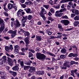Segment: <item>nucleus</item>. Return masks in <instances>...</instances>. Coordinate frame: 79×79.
I'll use <instances>...</instances> for the list:
<instances>
[{
    "label": "nucleus",
    "mask_w": 79,
    "mask_h": 79,
    "mask_svg": "<svg viewBox=\"0 0 79 79\" xmlns=\"http://www.w3.org/2000/svg\"><path fill=\"white\" fill-rule=\"evenodd\" d=\"M9 34H12L11 35V38H14L15 36L17 34L16 32H17V30H15V31H13L12 30H10L8 32Z\"/></svg>",
    "instance_id": "obj_4"
},
{
    "label": "nucleus",
    "mask_w": 79,
    "mask_h": 79,
    "mask_svg": "<svg viewBox=\"0 0 79 79\" xmlns=\"http://www.w3.org/2000/svg\"><path fill=\"white\" fill-rule=\"evenodd\" d=\"M28 68H29V66H24L23 69H24V70H27V69Z\"/></svg>",
    "instance_id": "obj_45"
},
{
    "label": "nucleus",
    "mask_w": 79,
    "mask_h": 79,
    "mask_svg": "<svg viewBox=\"0 0 79 79\" xmlns=\"http://www.w3.org/2000/svg\"><path fill=\"white\" fill-rule=\"evenodd\" d=\"M16 66L12 68V69L15 71H18L19 70V65L18 64H16Z\"/></svg>",
    "instance_id": "obj_9"
},
{
    "label": "nucleus",
    "mask_w": 79,
    "mask_h": 79,
    "mask_svg": "<svg viewBox=\"0 0 79 79\" xmlns=\"http://www.w3.org/2000/svg\"><path fill=\"white\" fill-rule=\"evenodd\" d=\"M62 18L63 19H68V17L66 15H64L62 16Z\"/></svg>",
    "instance_id": "obj_44"
},
{
    "label": "nucleus",
    "mask_w": 79,
    "mask_h": 79,
    "mask_svg": "<svg viewBox=\"0 0 79 79\" xmlns=\"http://www.w3.org/2000/svg\"><path fill=\"white\" fill-rule=\"evenodd\" d=\"M10 48V50H12L13 49V45H11L9 46Z\"/></svg>",
    "instance_id": "obj_56"
},
{
    "label": "nucleus",
    "mask_w": 79,
    "mask_h": 79,
    "mask_svg": "<svg viewBox=\"0 0 79 79\" xmlns=\"http://www.w3.org/2000/svg\"><path fill=\"white\" fill-rule=\"evenodd\" d=\"M61 68L62 69H66L67 68H70L69 62L66 61H65L63 64V66H61Z\"/></svg>",
    "instance_id": "obj_3"
},
{
    "label": "nucleus",
    "mask_w": 79,
    "mask_h": 79,
    "mask_svg": "<svg viewBox=\"0 0 79 79\" xmlns=\"http://www.w3.org/2000/svg\"><path fill=\"white\" fill-rule=\"evenodd\" d=\"M14 24H15V21L11 22L10 24L11 27H13Z\"/></svg>",
    "instance_id": "obj_50"
},
{
    "label": "nucleus",
    "mask_w": 79,
    "mask_h": 79,
    "mask_svg": "<svg viewBox=\"0 0 79 79\" xmlns=\"http://www.w3.org/2000/svg\"><path fill=\"white\" fill-rule=\"evenodd\" d=\"M60 22L62 24H64V26H68V25L69 24V21L68 20H61L60 21Z\"/></svg>",
    "instance_id": "obj_6"
},
{
    "label": "nucleus",
    "mask_w": 79,
    "mask_h": 79,
    "mask_svg": "<svg viewBox=\"0 0 79 79\" xmlns=\"http://www.w3.org/2000/svg\"><path fill=\"white\" fill-rule=\"evenodd\" d=\"M76 16V15L74 14H72L71 15V18H74Z\"/></svg>",
    "instance_id": "obj_58"
},
{
    "label": "nucleus",
    "mask_w": 79,
    "mask_h": 79,
    "mask_svg": "<svg viewBox=\"0 0 79 79\" xmlns=\"http://www.w3.org/2000/svg\"><path fill=\"white\" fill-rule=\"evenodd\" d=\"M39 32L40 33V34H42L43 35H45V32L44 31H41V30L39 31Z\"/></svg>",
    "instance_id": "obj_48"
},
{
    "label": "nucleus",
    "mask_w": 79,
    "mask_h": 79,
    "mask_svg": "<svg viewBox=\"0 0 79 79\" xmlns=\"http://www.w3.org/2000/svg\"><path fill=\"white\" fill-rule=\"evenodd\" d=\"M19 47L18 45H15V50H19Z\"/></svg>",
    "instance_id": "obj_47"
},
{
    "label": "nucleus",
    "mask_w": 79,
    "mask_h": 79,
    "mask_svg": "<svg viewBox=\"0 0 79 79\" xmlns=\"http://www.w3.org/2000/svg\"><path fill=\"white\" fill-rule=\"evenodd\" d=\"M43 6L46 9H48L49 7H50V6L49 5H43Z\"/></svg>",
    "instance_id": "obj_33"
},
{
    "label": "nucleus",
    "mask_w": 79,
    "mask_h": 79,
    "mask_svg": "<svg viewBox=\"0 0 79 79\" xmlns=\"http://www.w3.org/2000/svg\"><path fill=\"white\" fill-rule=\"evenodd\" d=\"M47 54L49 55H51L52 56H53L54 57H55L56 55L53 54V53H51L50 52H47Z\"/></svg>",
    "instance_id": "obj_29"
},
{
    "label": "nucleus",
    "mask_w": 79,
    "mask_h": 79,
    "mask_svg": "<svg viewBox=\"0 0 79 79\" xmlns=\"http://www.w3.org/2000/svg\"><path fill=\"white\" fill-rule=\"evenodd\" d=\"M21 6L23 8H25L26 7V5L25 4H22L21 5Z\"/></svg>",
    "instance_id": "obj_49"
},
{
    "label": "nucleus",
    "mask_w": 79,
    "mask_h": 79,
    "mask_svg": "<svg viewBox=\"0 0 79 79\" xmlns=\"http://www.w3.org/2000/svg\"><path fill=\"white\" fill-rule=\"evenodd\" d=\"M29 37H26L24 39V40L27 44H30V41H29Z\"/></svg>",
    "instance_id": "obj_16"
},
{
    "label": "nucleus",
    "mask_w": 79,
    "mask_h": 79,
    "mask_svg": "<svg viewBox=\"0 0 79 79\" xmlns=\"http://www.w3.org/2000/svg\"><path fill=\"white\" fill-rule=\"evenodd\" d=\"M71 73H72V74L71 75L73 76V77H74V70H72L71 71Z\"/></svg>",
    "instance_id": "obj_51"
},
{
    "label": "nucleus",
    "mask_w": 79,
    "mask_h": 79,
    "mask_svg": "<svg viewBox=\"0 0 79 79\" xmlns=\"http://www.w3.org/2000/svg\"><path fill=\"white\" fill-rule=\"evenodd\" d=\"M50 11L52 13H55V10L53 8H51L50 9Z\"/></svg>",
    "instance_id": "obj_41"
},
{
    "label": "nucleus",
    "mask_w": 79,
    "mask_h": 79,
    "mask_svg": "<svg viewBox=\"0 0 79 79\" xmlns=\"http://www.w3.org/2000/svg\"><path fill=\"white\" fill-rule=\"evenodd\" d=\"M69 57H72V56H73V53H70L69 56Z\"/></svg>",
    "instance_id": "obj_53"
},
{
    "label": "nucleus",
    "mask_w": 79,
    "mask_h": 79,
    "mask_svg": "<svg viewBox=\"0 0 79 79\" xmlns=\"http://www.w3.org/2000/svg\"><path fill=\"white\" fill-rule=\"evenodd\" d=\"M14 24L17 27H19L21 26V24L19 23V22L18 21V20L16 19L15 21H14Z\"/></svg>",
    "instance_id": "obj_7"
},
{
    "label": "nucleus",
    "mask_w": 79,
    "mask_h": 79,
    "mask_svg": "<svg viewBox=\"0 0 79 79\" xmlns=\"http://www.w3.org/2000/svg\"><path fill=\"white\" fill-rule=\"evenodd\" d=\"M35 70V68L34 67H30L29 70V73H32L33 72H34Z\"/></svg>",
    "instance_id": "obj_14"
},
{
    "label": "nucleus",
    "mask_w": 79,
    "mask_h": 79,
    "mask_svg": "<svg viewBox=\"0 0 79 79\" xmlns=\"http://www.w3.org/2000/svg\"><path fill=\"white\" fill-rule=\"evenodd\" d=\"M33 17L31 15H29L27 16V19L29 20H31L32 18Z\"/></svg>",
    "instance_id": "obj_35"
},
{
    "label": "nucleus",
    "mask_w": 79,
    "mask_h": 79,
    "mask_svg": "<svg viewBox=\"0 0 79 79\" xmlns=\"http://www.w3.org/2000/svg\"><path fill=\"white\" fill-rule=\"evenodd\" d=\"M3 14L4 15H5L6 16H7V17H8V14L6 13V12H4Z\"/></svg>",
    "instance_id": "obj_46"
},
{
    "label": "nucleus",
    "mask_w": 79,
    "mask_h": 79,
    "mask_svg": "<svg viewBox=\"0 0 79 79\" xmlns=\"http://www.w3.org/2000/svg\"><path fill=\"white\" fill-rule=\"evenodd\" d=\"M0 25L1 26L0 28V32H2L5 29V23L3 20L0 18Z\"/></svg>",
    "instance_id": "obj_2"
},
{
    "label": "nucleus",
    "mask_w": 79,
    "mask_h": 79,
    "mask_svg": "<svg viewBox=\"0 0 79 79\" xmlns=\"http://www.w3.org/2000/svg\"><path fill=\"white\" fill-rule=\"evenodd\" d=\"M18 63H20L21 66H24V62L22 60L20 59L18 60Z\"/></svg>",
    "instance_id": "obj_17"
},
{
    "label": "nucleus",
    "mask_w": 79,
    "mask_h": 79,
    "mask_svg": "<svg viewBox=\"0 0 79 79\" xmlns=\"http://www.w3.org/2000/svg\"><path fill=\"white\" fill-rule=\"evenodd\" d=\"M57 39V37L52 35L49 36V39L50 40H52V39Z\"/></svg>",
    "instance_id": "obj_30"
},
{
    "label": "nucleus",
    "mask_w": 79,
    "mask_h": 79,
    "mask_svg": "<svg viewBox=\"0 0 79 79\" xmlns=\"http://www.w3.org/2000/svg\"><path fill=\"white\" fill-rule=\"evenodd\" d=\"M44 74V71H40L37 73V74L38 75H43Z\"/></svg>",
    "instance_id": "obj_27"
},
{
    "label": "nucleus",
    "mask_w": 79,
    "mask_h": 79,
    "mask_svg": "<svg viewBox=\"0 0 79 79\" xmlns=\"http://www.w3.org/2000/svg\"><path fill=\"white\" fill-rule=\"evenodd\" d=\"M29 51H30V52H32V53H35V51L33 50H32L31 49H29L28 50Z\"/></svg>",
    "instance_id": "obj_52"
},
{
    "label": "nucleus",
    "mask_w": 79,
    "mask_h": 79,
    "mask_svg": "<svg viewBox=\"0 0 79 79\" xmlns=\"http://www.w3.org/2000/svg\"><path fill=\"white\" fill-rule=\"evenodd\" d=\"M58 28L59 29H60L62 31H63V28L62 27V25L61 24H58Z\"/></svg>",
    "instance_id": "obj_32"
},
{
    "label": "nucleus",
    "mask_w": 79,
    "mask_h": 79,
    "mask_svg": "<svg viewBox=\"0 0 79 79\" xmlns=\"http://www.w3.org/2000/svg\"><path fill=\"white\" fill-rule=\"evenodd\" d=\"M36 40L38 41H40L42 40V37L41 36H36Z\"/></svg>",
    "instance_id": "obj_31"
},
{
    "label": "nucleus",
    "mask_w": 79,
    "mask_h": 79,
    "mask_svg": "<svg viewBox=\"0 0 79 79\" xmlns=\"http://www.w3.org/2000/svg\"><path fill=\"white\" fill-rule=\"evenodd\" d=\"M61 52L62 53L64 54V53H66V49L64 48H63L61 49Z\"/></svg>",
    "instance_id": "obj_26"
},
{
    "label": "nucleus",
    "mask_w": 79,
    "mask_h": 79,
    "mask_svg": "<svg viewBox=\"0 0 79 79\" xmlns=\"http://www.w3.org/2000/svg\"><path fill=\"white\" fill-rule=\"evenodd\" d=\"M23 11V10L20 9L18 11L17 13V16L18 17H19L21 16H22V15H24L25 14L24 12Z\"/></svg>",
    "instance_id": "obj_5"
},
{
    "label": "nucleus",
    "mask_w": 79,
    "mask_h": 79,
    "mask_svg": "<svg viewBox=\"0 0 79 79\" xmlns=\"http://www.w3.org/2000/svg\"><path fill=\"white\" fill-rule=\"evenodd\" d=\"M10 47L8 46H6L5 47V49L7 52H8L9 50H10Z\"/></svg>",
    "instance_id": "obj_39"
},
{
    "label": "nucleus",
    "mask_w": 79,
    "mask_h": 79,
    "mask_svg": "<svg viewBox=\"0 0 79 79\" xmlns=\"http://www.w3.org/2000/svg\"><path fill=\"white\" fill-rule=\"evenodd\" d=\"M19 54L20 55H25V54L23 52H21L19 53Z\"/></svg>",
    "instance_id": "obj_57"
},
{
    "label": "nucleus",
    "mask_w": 79,
    "mask_h": 79,
    "mask_svg": "<svg viewBox=\"0 0 79 79\" xmlns=\"http://www.w3.org/2000/svg\"><path fill=\"white\" fill-rule=\"evenodd\" d=\"M48 15L49 16H51L52 15V14L50 12H49L48 13Z\"/></svg>",
    "instance_id": "obj_61"
},
{
    "label": "nucleus",
    "mask_w": 79,
    "mask_h": 79,
    "mask_svg": "<svg viewBox=\"0 0 79 79\" xmlns=\"http://www.w3.org/2000/svg\"><path fill=\"white\" fill-rule=\"evenodd\" d=\"M36 58L37 59H38L40 60H42V61H44V60H48L47 58H46V56L44 54H42L41 53H37L36 54Z\"/></svg>",
    "instance_id": "obj_1"
},
{
    "label": "nucleus",
    "mask_w": 79,
    "mask_h": 79,
    "mask_svg": "<svg viewBox=\"0 0 79 79\" xmlns=\"http://www.w3.org/2000/svg\"><path fill=\"white\" fill-rule=\"evenodd\" d=\"M40 15L41 17H42L44 20H45L46 18L45 17V15H44V13L41 12L40 13Z\"/></svg>",
    "instance_id": "obj_18"
},
{
    "label": "nucleus",
    "mask_w": 79,
    "mask_h": 79,
    "mask_svg": "<svg viewBox=\"0 0 79 79\" xmlns=\"http://www.w3.org/2000/svg\"><path fill=\"white\" fill-rule=\"evenodd\" d=\"M66 11V8H64L63 9H61L60 10L57 11L56 12V13H61V12H63V11Z\"/></svg>",
    "instance_id": "obj_21"
},
{
    "label": "nucleus",
    "mask_w": 79,
    "mask_h": 79,
    "mask_svg": "<svg viewBox=\"0 0 79 79\" xmlns=\"http://www.w3.org/2000/svg\"><path fill=\"white\" fill-rule=\"evenodd\" d=\"M70 63L71 64H78V62H76L74 61H72L70 62Z\"/></svg>",
    "instance_id": "obj_38"
},
{
    "label": "nucleus",
    "mask_w": 79,
    "mask_h": 79,
    "mask_svg": "<svg viewBox=\"0 0 79 79\" xmlns=\"http://www.w3.org/2000/svg\"><path fill=\"white\" fill-rule=\"evenodd\" d=\"M74 20H79V16L76 15L75 18H74Z\"/></svg>",
    "instance_id": "obj_40"
},
{
    "label": "nucleus",
    "mask_w": 79,
    "mask_h": 79,
    "mask_svg": "<svg viewBox=\"0 0 79 79\" xmlns=\"http://www.w3.org/2000/svg\"><path fill=\"white\" fill-rule=\"evenodd\" d=\"M41 12L44 13V15L47 14V12L45 11V10L44 9L43 7H41Z\"/></svg>",
    "instance_id": "obj_25"
},
{
    "label": "nucleus",
    "mask_w": 79,
    "mask_h": 79,
    "mask_svg": "<svg viewBox=\"0 0 79 79\" xmlns=\"http://www.w3.org/2000/svg\"><path fill=\"white\" fill-rule=\"evenodd\" d=\"M23 34H24V35L25 37H26V36H27V37H30V33H29V32L25 31Z\"/></svg>",
    "instance_id": "obj_15"
},
{
    "label": "nucleus",
    "mask_w": 79,
    "mask_h": 79,
    "mask_svg": "<svg viewBox=\"0 0 79 79\" xmlns=\"http://www.w3.org/2000/svg\"><path fill=\"white\" fill-rule=\"evenodd\" d=\"M2 61L1 65L3 66L4 65V63H6V56H4L2 57Z\"/></svg>",
    "instance_id": "obj_8"
},
{
    "label": "nucleus",
    "mask_w": 79,
    "mask_h": 79,
    "mask_svg": "<svg viewBox=\"0 0 79 79\" xmlns=\"http://www.w3.org/2000/svg\"><path fill=\"white\" fill-rule=\"evenodd\" d=\"M48 19V20L51 21V22H52V21H55V19L52 18L51 17H49Z\"/></svg>",
    "instance_id": "obj_37"
},
{
    "label": "nucleus",
    "mask_w": 79,
    "mask_h": 79,
    "mask_svg": "<svg viewBox=\"0 0 79 79\" xmlns=\"http://www.w3.org/2000/svg\"><path fill=\"white\" fill-rule=\"evenodd\" d=\"M7 59L9 61V64L10 66H12L13 65V62L11 60V59L10 57H8Z\"/></svg>",
    "instance_id": "obj_11"
},
{
    "label": "nucleus",
    "mask_w": 79,
    "mask_h": 79,
    "mask_svg": "<svg viewBox=\"0 0 79 79\" xmlns=\"http://www.w3.org/2000/svg\"><path fill=\"white\" fill-rule=\"evenodd\" d=\"M72 13H75L76 15H79V11L77 10L73 9L72 10Z\"/></svg>",
    "instance_id": "obj_12"
},
{
    "label": "nucleus",
    "mask_w": 79,
    "mask_h": 79,
    "mask_svg": "<svg viewBox=\"0 0 79 79\" xmlns=\"http://www.w3.org/2000/svg\"><path fill=\"white\" fill-rule=\"evenodd\" d=\"M74 60L76 61H78L79 60V58L78 57H75L74 58Z\"/></svg>",
    "instance_id": "obj_62"
},
{
    "label": "nucleus",
    "mask_w": 79,
    "mask_h": 79,
    "mask_svg": "<svg viewBox=\"0 0 79 79\" xmlns=\"http://www.w3.org/2000/svg\"><path fill=\"white\" fill-rule=\"evenodd\" d=\"M37 24L38 25H41V24H42V22L41 21H39L37 22Z\"/></svg>",
    "instance_id": "obj_63"
},
{
    "label": "nucleus",
    "mask_w": 79,
    "mask_h": 79,
    "mask_svg": "<svg viewBox=\"0 0 79 79\" xmlns=\"http://www.w3.org/2000/svg\"><path fill=\"white\" fill-rule=\"evenodd\" d=\"M63 13H56V12L55 15L56 16H57V17H61V16L63 15Z\"/></svg>",
    "instance_id": "obj_20"
},
{
    "label": "nucleus",
    "mask_w": 79,
    "mask_h": 79,
    "mask_svg": "<svg viewBox=\"0 0 79 79\" xmlns=\"http://www.w3.org/2000/svg\"><path fill=\"white\" fill-rule=\"evenodd\" d=\"M9 73L10 74L12 75L13 77H16V76L17 75V73L15 72H13L11 70H10Z\"/></svg>",
    "instance_id": "obj_13"
},
{
    "label": "nucleus",
    "mask_w": 79,
    "mask_h": 79,
    "mask_svg": "<svg viewBox=\"0 0 79 79\" xmlns=\"http://www.w3.org/2000/svg\"><path fill=\"white\" fill-rule=\"evenodd\" d=\"M31 63H32V61H25L24 62V64L27 65H30Z\"/></svg>",
    "instance_id": "obj_22"
},
{
    "label": "nucleus",
    "mask_w": 79,
    "mask_h": 79,
    "mask_svg": "<svg viewBox=\"0 0 79 79\" xmlns=\"http://www.w3.org/2000/svg\"><path fill=\"white\" fill-rule=\"evenodd\" d=\"M79 24V22L77 21H76L74 22V26H75V27H76L78 24Z\"/></svg>",
    "instance_id": "obj_34"
},
{
    "label": "nucleus",
    "mask_w": 79,
    "mask_h": 79,
    "mask_svg": "<svg viewBox=\"0 0 79 79\" xmlns=\"http://www.w3.org/2000/svg\"><path fill=\"white\" fill-rule=\"evenodd\" d=\"M24 11H26L27 13H31L32 12L31 11V9L30 8H26L24 9Z\"/></svg>",
    "instance_id": "obj_19"
},
{
    "label": "nucleus",
    "mask_w": 79,
    "mask_h": 79,
    "mask_svg": "<svg viewBox=\"0 0 79 79\" xmlns=\"http://www.w3.org/2000/svg\"><path fill=\"white\" fill-rule=\"evenodd\" d=\"M58 0H54V2L53 4H57V3L58 2Z\"/></svg>",
    "instance_id": "obj_60"
},
{
    "label": "nucleus",
    "mask_w": 79,
    "mask_h": 79,
    "mask_svg": "<svg viewBox=\"0 0 79 79\" xmlns=\"http://www.w3.org/2000/svg\"><path fill=\"white\" fill-rule=\"evenodd\" d=\"M50 30L49 29H47L46 30V31L48 35H51L52 34V32L50 31Z\"/></svg>",
    "instance_id": "obj_28"
},
{
    "label": "nucleus",
    "mask_w": 79,
    "mask_h": 79,
    "mask_svg": "<svg viewBox=\"0 0 79 79\" xmlns=\"http://www.w3.org/2000/svg\"><path fill=\"white\" fill-rule=\"evenodd\" d=\"M20 44H23V45H24V41H23V40H21L20 41Z\"/></svg>",
    "instance_id": "obj_59"
},
{
    "label": "nucleus",
    "mask_w": 79,
    "mask_h": 79,
    "mask_svg": "<svg viewBox=\"0 0 79 79\" xmlns=\"http://www.w3.org/2000/svg\"><path fill=\"white\" fill-rule=\"evenodd\" d=\"M0 74L1 75H3L2 76L6 77V73L3 71H0Z\"/></svg>",
    "instance_id": "obj_24"
},
{
    "label": "nucleus",
    "mask_w": 79,
    "mask_h": 79,
    "mask_svg": "<svg viewBox=\"0 0 79 79\" xmlns=\"http://www.w3.org/2000/svg\"><path fill=\"white\" fill-rule=\"evenodd\" d=\"M68 0H62L60 2L62 3H66V2H68Z\"/></svg>",
    "instance_id": "obj_43"
},
{
    "label": "nucleus",
    "mask_w": 79,
    "mask_h": 79,
    "mask_svg": "<svg viewBox=\"0 0 79 79\" xmlns=\"http://www.w3.org/2000/svg\"><path fill=\"white\" fill-rule=\"evenodd\" d=\"M19 49H15V54H17L18 53Z\"/></svg>",
    "instance_id": "obj_54"
},
{
    "label": "nucleus",
    "mask_w": 79,
    "mask_h": 79,
    "mask_svg": "<svg viewBox=\"0 0 79 79\" xmlns=\"http://www.w3.org/2000/svg\"><path fill=\"white\" fill-rule=\"evenodd\" d=\"M5 77H6L4 76H1L0 79H5Z\"/></svg>",
    "instance_id": "obj_64"
},
{
    "label": "nucleus",
    "mask_w": 79,
    "mask_h": 79,
    "mask_svg": "<svg viewBox=\"0 0 79 79\" xmlns=\"http://www.w3.org/2000/svg\"><path fill=\"white\" fill-rule=\"evenodd\" d=\"M49 3L50 4H51V5H53V4H52L53 3V1L52 0H50L49 2Z\"/></svg>",
    "instance_id": "obj_55"
},
{
    "label": "nucleus",
    "mask_w": 79,
    "mask_h": 79,
    "mask_svg": "<svg viewBox=\"0 0 79 79\" xmlns=\"http://www.w3.org/2000/svg\"><path fill=\"white\" fill-rule=\"evenodd\" d=\"M60 58L61 59H64L66 58V56L64 55H62L60 56Z\"/></svg>",
    "instance_id": "obj_36"
},
{
    "label": "nucleus",
    "mask_w": 79,
    "mask_h": 79,
    "mask_svg": "<svg viewBox=\"0 0 79 79\" xmlns=\"http://www.w3.org/2000/svg\"><path fill=\"white\" fill-rule=\"evenodd\" d=\"M27 16H23L21 20L22 23H26L27 21Z\"/></svg>",
    "instance_id": "obj_10"
},
{
    "label": "nucleus",
    "mask_w": 79,
    "mask_h": 79,
    "mask_svg": "<svg viewBox=\"0 0 79 79\" xmlns=\"http://www.w3.org/2000/svg\"><path fill=\"white\" fill-rule=\"evenodd\" d=\"M29 58H31V57H32V56H34V55L31 52H29Z\"/></svg>",
    "instance_id": "obj_42"
},
{
    "label": "nucleus",
    "mask_w": 79,
    "mask_h": 79,
    "mask_svg": "<svg viewBox=\"0 0 79 79\" xmlns=\"http://www.w3.org/2000/svg\"><path fill=\"white\" fill-rule=\"evenodd\" d=\"M12 8H13V4L11 3L8 4V8L9 10H11V9H12Z\"/></svg>",
    "instance_id": "obj_23"
}]
</instances>
